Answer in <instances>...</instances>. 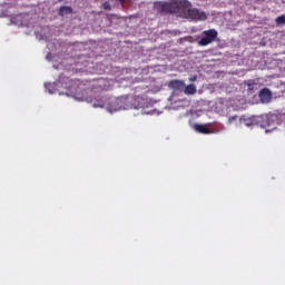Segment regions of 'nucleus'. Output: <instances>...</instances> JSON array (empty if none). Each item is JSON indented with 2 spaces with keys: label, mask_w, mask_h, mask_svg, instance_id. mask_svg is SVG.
I'll return each instance as SVG.
<instances>
[{
  "label": "nucleus",
  "mask_w": 285,
  "mask_h": 285,
  "mask_svg": "<svg viewBox=\"0 0 285 285\" xmlns=\"http://www.w3.org/2000/svg\"><path fill=\"white\" fill-rule=\"evenodd\" d=\"M235 119H237V116L229 118V121H235Z\"/></svg>",
  "instance_id": "f3484780"
},
{
  "label": "nucleus",
  "mask_w": 285,
  "mask_h": 285,
  "mask_svg": "<svg viewBox=\"0 0 285 285\" xmlns=\"http://www.w3.org/2000/svg\"><path fill=\"white\" fill-rule=\"evenodd\" d=\"M104 10H111L110 2H105L102 4Z\"/></svg>",
  "instance_id": "ddd939ff"
},
{
  "label": "nucleus",
  "mask_w": 285,
  "mask_h": 285,
  "mask_svg": "<svg viewBox=\"0 0 285 285\" xmlns=\"http://www.w3.org/2000/svg\"><path fill=\"white\" fill-rule=\"evenodd\" d=\"M194 129L196 132H200L202 135H210V129L204 125L196 124L194 125Z\"/></svg>",
  "instance_id": "0eeeda50"
},
{
  "label": "nucleus",
  "mask_w": 285,
  "mask_h": 285,
  "mask_svg": "<svg viewBox=\"0 0 285 285\" xmlns=\"http://www.w3.org/2000/svg\"><path fill=\"white\" fill-rule=\"evenodd\" d=\"M285 23V14L278 16L276 18V26H284Z\"/></svg>",
  "instance_id": "f8f14e48"
},
{
  "label": "nucleus",
  "mask_w": 285,
  "mask_h": 285,
  "mask_svg": "<svg viewBox=\"0 0 285 285\" xmlns=\"http://www.w3.org/2000/svg\"><path fill=\"white\" fill-rule=\"evenodd\" d=\"M185 19H189L190 21H206L208 19V16L206 14V12L197 8L190 7Z\"/></svg>",
  "instance_id": "20e7f679"
},
{
  "label": "nucleus",
  "mask_w": 285,
  "mask_h": 285,
  "mask_svg": "<svg viewBox=\"0 0 285 285\" xmlns=\"http://www.w3.org/2000/svg\"><path fill=\"white\" fill-rule=\"evenodd\" d=\"M109 104H111L112 106H117V100H111L109 101Z\"/></svg>",
  "instance_id": "dca6fc26"
},
{
  "label": "nucleus",
  "mask_w": 285,
  "mask_h": 285,
  "mask_svg": "<svg viewBox=\"0 0 285 285\" xmlns=\"http://www.w3.org/2000/svg\"><path fill=\"white\" fill-rule=\"evenodd\" d=\"M185 95H196L197 94V87L195 85H188L184 87Z\"/></svg>",
  "instance_id": "1a4fd4ad"
},
{
  "label": "nucleus",
  "mask_w": 285,
  "mask_h": 285,
  "mask_svg": "<svg viewBox=\"0 0 285 285\" xmlns=\"http://www.w3.org/2000/svg\"><path fill=\"white\" fill-rule=\"evenodd\" d=\"M218 32L215 29L203 31V37L198 40L199 46H209L213 41H216Z\"/></svg>",
  "instance_id": "7ed1b4c3"
},
{
  "label": "nucleus",
  "mask_w": 285,
  "mask_h": 285,
  "mask_svg": "<svg viewBox=\"0 0 285 285\" xmlns=\"http://www.w3.org/2000/svg\"><path fill=\"white\" fill-rule=\"evenodd\" d=\"M106 104H108V98L98 96V99L94 102V108H105Z\"/></svg>",
  "instance_id": "423d86ee"
},
{
  "label": "nucleus",
  "mask_w": 285,
  "mask_h": 285,
  "mask_svg": "<svg viewBox=\"0 0 285 285\" xmlns=\"http://www.w3.org/2000/svg\"><path fill=\"white\" fill-rule=\"evenodd\" d=\"M117 1H119V3H124L126 0H117Z\"/></svg>",
  "instance_id": "a211bd4d"
},
{
  "label": "nucleus",
  "mask_w": 285,
  "mask_h": 285,
  "mask_svg": "<svg viewBox=\"0 0 285 285\" xmlns=\"http://www.w3.org/2000/svg\"><path fill=\"white\" fill-rule=\"evenodd\" d=\"M156 8L160 14H178V17L186 19L193 3L188 0H173L170 2H159Z\"/></svg>",
  "instance_id": "f257e3e1"
},
{
  "label": "nucleus",
  "mask_w": 285,
  "mask_h": 285,
  "mask_svg": "<svg viewBox=\"0 0 285 285\" xmlns=\"http://www.w3.org/2000/svg\"><path fill=\"white\" fill-rule=\"evenodd\" d=\"M65 14H72V8L71 7H60L59 16L65 17Z\"/></svg>",
  "instance_id": "9d476101"
},
{
  "label": "nucleus",
  "mask_w": 285,
  "mask_h": 285,
  "mask_svg": "<svg viewBox=\"0 0 285 285\" xmlns=\"http://www.w3.org/2000/svg\"><path fill=\"white\" fill-rule=\"evenodd\" d=\"M255 86H257L255 80H248L247 81V90H248V92H253V90H255Z\"/></svg>",
  "instance_id": "9b49d317"
},
{
  "label": "nucleus",
  "mask_w": 285,
  "mask_h": 285,
  "mask_svg": "<svg viewBox=\"0 0 285 285\" xmlns=\"http://www.w3.org/2000/svg\"><path fill=\"white\" fill-rule=\"evenodd\" d=\"M258 97L262 104H271V99H273V92H271V89L268 88H263L259 91Z\"/></svg>",
  "instance_id": "39448f33"
},
{
  "label": "nucleus",
  "mask_w": 285,
  "mask_h": 285,
  "mask_svg": "<svg viewBox=\"0 0 285 285\" xmlns=\"http://www.w3.org/2000/svg\"><path fill=\"white\" fill-rule=\"evenodd\" d=\"M58 88H63L65 91H62V95H67V97H77V95H79V80L60 76L58 79Z\"/></svg>",
  "instance_id": "f03ea898"
},
{
  "label": "nucleus",
  "mask_w": 285,
  "mask_h": 285,
  "mask_svg": "<svg viewBox=\"0 0 285 285\" xmlns=\"http://www.w3.org/2000/svg\"><path fill=\"white\" fill-rule=\"evenodd\" d=\"M170 86L174 88V90H184V88H186V83H184L181 80H173Z\"/></svg>",
  "instance_id": "6e6552de"
},
{
  "label": "nucleus",
  "mask_w": 285,
  "mask_h": 285,
  "mask_svg": "<svg viewBox=\"0 0 285 285\" xmlns=\"http://www.w3.org/2000/svg\"><path fill=\"white\" fill-rule=\"evenodd\" d=\"M107 110L109 112H117V110H119V108H117V107H107Z\"/></svg>",
  "instance_id": "4468645a"
},
{
  "label": "nucleus",
  "mask_w": 285,
  "mask_h": 285,
  "mask_svg": "<svg viewBox=\"0 0 285 285\" xmlns=\"http://www.w3.org/2000/svg\"><path fill=\"white\" fill-rule=\"evenodd\" d=\"M49 92H51V94H52V90H49Z\"/></svg>",
  "instance_id": "6ab92c4d"
},
{
  "label": "nucleus",
  "mask_w": 285,
  "mask_h": 285,
  "mask_svg": "<svg viewBox=\"0 0 285 285\" xmlns=\"http://www.w3.org/2000/svg\"><path fill=\"white\" fill-rule=\"evenodd\" d=\"M46 88H48V89L55 88V85H52V83H47V85H46Z\"/></svg>",
  "instance_id": "2eb2a0df"
}]
</instances>
